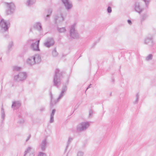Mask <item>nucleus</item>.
Here are the masks:
<instances>
[{
    "instance_id": "obj_23",
    "label": "nucleus",
    "mask_w": 156,
    "mask_h": 156,
    "mask_svg": "<svg viewBox=\"0 0 156 156\" xmlns=\"http://www.w3.org/2000/svg\"><path fill=\"white\" fill-rule=\"evenodd\" d=\"M139 94L138 93H137L136 94V95L135 100L133 102L134 104H136L137 103L139 97Z\"/></svg>"
},
{
    "instance_id": "obj_42",
    "label": "nucleus",
    "mask_w": 156,
    "mask_h": 156,
    "mask_svg": "<svg viewBox=\"0 0 156 156\" xmlns=\"http://www.w3.org/2000/svg\"><path fill=\"white\" fill-rule=\"evenodd\" d=\"M44 110V108H42L41 109H40V110L41 111H42Z\"/></svg>"
},
{
    "instance_id": "obj_14",
    "label": "nucleus",
    "mask_w": 156,
    "mask_h": 156,
    "mask_svg": "<svg viewBox=\"0 0 156 156\" xmlns=\"http://www.w3.org/2000/svg\"><path fill=\"white\" fill-rule=\"evenodd\" d=\"M33 28L39 31H41L42 30L41 24L40 22H38L35 23L33 25L32 27L30 28V30L32 31V28Z\"/></svg>"
},
{
    "instance_id": "obj_10",
    "label": "nucleus",
    "mask_w": 156,
    "mask_h": 156,
    "mask_svg": "<svg viewBox=\"0 0 156 156\" xmlns=\"http://www.w3.org/2000/svg\"><path fill=\"white\" fill-rule=\"evenodd\" d=\"M144 43L150 47H153L154 45L153 36L151 35H148L145 39Z\"/></svg>"
},
{
    "instance_id": "obj_3",
    "label": "nucleus",
    "mask_w": 156,
    "mask_h": 156,
    "mask_svg": "<svg viewBox=\"0 0 156 156\" xmlns=\"http://www.w3.org/2000/svg\"><path fill=\"white\" fill-rule=\"evenodd\" d=\"M67 90V86L66 85H63L62 88V90L61 93H60L57 99L55 100H53V95L51 93V106L53 107L54 105H55L58 102L59 100L65 95Z\"/></svg>"
},
{
    "instance_id": "obj_11",
    "label": "nucleus",
    "mask_w": 156,
    "mask_h": 156,
    "mask_svg": "<svg viewBox=\"0 0 156 156\" xmlns=\"http://www.w3.org/2000/svg\"><path fill=\"white\" fill-rule=\"evenodd\" d=\"M66 9L68 11L72 9L73 5L72 2L70 0H61Z\"/></svg>"
},
{
    "instance_id": "obj_26",
    "label": "nucleus",
    "mask_w": 156,
    "mask_h": 156,
    "mask_svg": "<svg viewBox=\"0 0 156 156\" xmlns=\"http://www.w3.org/2000/svg\"><path fill=\"white\" fill-rule=\"evenodd\" d=\"M57 30L59 32L61 33L64 32L66 31V30L65 27H62L61 28L58 27Z\"/></svg>"
},
{
    "instance_id": "obj_2",
    "label": "nucleus",
    "mask_w": 156,
    "mask_h": 156,
    "mask_svg": "<svg viewBox=\"0 0 156 156\" xmlns=\"http://www.w3.org/2000/svg\"><path fill=\"white\" fill-rule=\"evenodd\" d=\"M41 61V57L39 55L36 54L28 58L26 60V63L29 66H33L39 63Z\"/></svg>"
},
{
    "instance_id": "obj_6",
    "label": "nucleus",
    "mask_w": 156,
    "mask_h": 156,
    "mask_svg": "<svg viewBox=\"0 0 156 156\" xmlns=\"http://www.w3.org/2000/svg\"><path fill=\"white\" fill-rule=\"evenodd\" d=\"M76 25V24L74 23L71 26L69 31L70 36L72 38L77 39L79 38V36L75 29Z\"/></svg>"
},
{
    "instance_id": "obj_35",
    "label": "nucleus",
    "mask_w": 156,
    "mask_h": 156,
    "mask_svg": "<svg viewBox=\"0 0 156 156\" xmlns=\"http://www.w3.org/2000/svg\"><path fill=\"white\" fill-rule=\"evenodd\" d=\"M24 120L23 119H21L18 121V122L20 124H22L24 123Z\"/></svg>"
},
{
    "instance_id": "obj_19",
    "label": "nucleus",
    "mask_w": 156,
    "mask_h": 156,
    "mask_svg": "<svg viewBox=\"0 0 156 156\" xmlns=\"http://www.w3.org/2000/svg\"><path fill=\"white\" fill-rule=\"evenodd\" d=\"M55 109H53L52 111L50 114V123H53L54 122V116L55 112Z\"/></svg>"
},
{
    "instance_id": "obj_22",
    "label": "nucleus",
    "mask_w": 156,
    "mask_h": 156,
    "mask_svg": "<svg viewBox=\"0 0 156 156\" xmlns=\"http://www.w3.org/2000/svg\"><path fill=\"white\" fill-rule=\"evenodd\" d=\"M32 149V148L31 147H28L24 152V156H26L27 154L30 153Z\"/></svg>"
},
{
    "instance_id": "obj_34",
    "label": "nucleus",
    "mask_w": 156,
    "mask_h": 156,
    "mask_svg": "<svg viewBox=\"0 0 156 156\" xmlns=\"http://www.w3.org/2000/svg\"><path fill=\"white\" fill-rule=\"evenodd\" d=\"M112 8L108 6L107 9V11L108 13H110L112 12Z\"/></svg>"
},
{
    "instance_id": "obj_5",
    "label": "nucleus",
    "mask_w": 156,
    "mask_h": 156,
    "mask_svg": "<svg viewBox=\"0 0 156 156\" xmlns=\"http://www.w3.org/2000/svg\"><path fill=\"white\" fill-rule=\"evenodd\" d=\"M10 25L9 20H6L3 18L1 19L0 21V30L2 32L7 31Z\"/></svg>"
},
{
    "instance_id": "obj_24",
    "label": "nucleus",
    "mask_w": 156,
    "mask_h": 156,
    "mask_svg": "<svg viewBox=\"0 0 156 156\" xmlns=\"http://www.w3.org/2000/svg\"><path fill=\"white\" fill-rule=\"evenodd\" d=\"M52 54L53 57H56L58 55V53L57 51L55 48L52 51Z\"/></svg>"
},
{
    "instance_id": "obj_21",
    "label": "nucleus",
    "mask_w": 156,
    "mask_h": 156,
    "mask_svg": "<svg viewBox=\"0 0 156 156\" xmlns=\"http://www.w3.org/2000/svg\"><path fill=\"white\" fill-rule=\"evenodd\" d=\"M153 58V55L151 54H150L145 58V60L147 61H149L151 60Z\"/></svg>"
},
{
    "instance_id": "obj_41",
    "label": "nucleus",
    "mask_w": 156,
    "mask_h": 156,
    "mask_svg": "<svg viewBox=\"0 0 156 156\" xmlns=\"http://www.w3.org/2000/svg\"><path fill=\"white\" fill-rule=\"evenodd\" d=\"M91 85V84H90L87 88L86 90H87L88 89L90 88V86Z\"/></svg>"
},
{
    "instance_id": "obj_9",
    "label": "nucleus",
    "mask_w": 156,
    "mask_h": 156,
    "mask_svg": "<svg viewBox=\"0 0 156 156\" xmlns=\"http://www.w3.org/2000/svg\"><path fill=\"white\" fill-rule=\"evenodd\" d=\"M27 77V74L25 72H21L14 76V80L16 81H20L25 80Z\"/></svg>"
},
{
    "instance_id": "obj_28",
    "label": "nucleus",
    "mask_w": 156,
    "mask_h": 156,
    "mask_svg": "<svg viewBox=\"0 0 156 156\" xmlns=\"http://www.w3.org/2000/svg\"><path fill=\"white\" fill-rule=\"evenodd\" d=\"M13 45V43L12 41H10L9 43V45L8 46V49L9 51H10L11 50V48Z\"/></svg>"
},
{
    "instance_id": "obj_31",
    "label": "nucleus",
    "mask_w": 156,
    "mask_h": 156,
    "mask_svg": "<svg viewBox=\"0 0 156 156\" xmlns=\"http://www.w3.org/2000/svg\"><path fill=\"white\" fill-rule=\"evenodd\" d=\"M37 156H47V155L45 153L40 152L39 153Z\"/></svg>"
},
{
    "instance_id": "obj_4",
    "label": "nucleus",
    "mask_w": 156,
    "mask_h": 156,
    "mask_svg": "<svg viewBox=\"0 0 156 156\" xmlns=\"http://www.w3.org/2000/svg\"><path fill=\"white\" fill-rule=\"evenodd\" d=\"M6 7L5 13L7 15L12 14L15 12L16 9V6L15 4L12 2H5Z\"/></svg>"
},
{
    "instance_id": "obj_25",
    "label": "nucleus",
    "mask_w": 156,
    "mask_h": 156,
    "mask_svg": "<svg viewBox=\"0 0 156 156\" xmlns=\"http://www.w3.org/2000/svg\"><path fill=\"white\" fill-rule=\"evenodd\" d=\"M1 113L2 118L3 120H4L5 116V112L4 111V109L2 106V108H1Z\"/></svg>"
},
{
    "instance_id": "obj_40",
    "label": "nucleus",
    "mask_w": 156,
    "mask_h": 156,
    "mask_svg": "<svg viewBox=\"0 0 156 156\" xmlns=\"http://www.w3.org/2000/svg\"><path fill=\"white\" fill-rule=\"evenodd\" d=\"M39 42H40V40H38L37 41V42H35V43H35V44H38V45H39Z\"/></svg>"
},
{
    "instance_id": "obj_37",
    "label": "nucleus",
    "mask_w": 156,
    "mask_h": 156,
    "mask_svg": "<svg viewBox=\"0 0 156 156\" xmlns=\"http://www.w3.org/2000/svg\"><path fill=\"white\" fill-rule=\"evenodd\" d=\"M127 22H128V23L129 25H131L132 24V22H131V21L130 20H128Z\"/></svg>"
},
{
    "instance_id": "obj_27",
    "label": "nucleus",
    "mask_w": 156,
    "mask_h": 156,
    "mask_svg": "<svg viewBox=\"0 0 156 156\" xmlns=\"http://www.w3.org/2000/svg\"><path fill=\"white\" fill-rule=\"evenodd\" d=\"M21 68L20 67L17 66H14L13 67V70L14 71H20Z\"/></svg>"
},
{
    "instance_id": "obj_29",
    "label": "nucleus",
    "mask_w": 156,
    "mask_h": 156,
    "mask_svg": "<svg viewBox=\"0 0 156 156\" xmlns=\"http://www.w3.org/2000/svg\"><path fill=\"white\" fill-rule=\"evenodd\" d=\"M147 16L146 14H144L143 15L141 18V20L142 21L144 20L147 17Z\"/></svg>"
},
{
    "instance_id": "obj_12",
    "label": "nucleus",
    "mask_w": 156,
    "mask_h": 156,
    "mask_svg": "<svg viewBox=\"0 0 156 156\" xmlns=\"http://www.w3.org/2000/svg\"><path fill=\"white\" fill-rule=\"evenodd\" d=\"M64 20L62 12L58 14L54 17V20L55 23L58 24L62 22Z\"/></svg>"
},
{
    "instance_id": "obj_38",
    "label": "nucleus",
    "mask_w": 156,
    "mask_h": 156,
    "mask_svg": "<svg viewBox=\"0 0 156 156\" xmlns=\"http://www.w3.org/2000/svg\"><path fill=\"white\" fill-rule=\"evenodd\" d=\"M33 41L32 40H29L28 41H27V43H28V44H30L31 43V42H32Z\"/></svg>"
},
{
    "instance_id": "obj_30",
    "label": "nucleus",
    "mask_w": 156,
    "mask_h": 156,
    "mask_svg": "<svg viewBox=\"0 0 156 156\" xmlns=\"http://www.w3.org/2000/svg\"><path fill=\"white\" fill-rule=\"evenodd\" d=\"M73 140V138L71 137H69L68 139V140L67 142V147L69 144H70V143Z\"/></svg>"
},
{
    "instance_id": "obj_39",
    "label": "nucleus",
    "mask_w": 156,
    "mask_h": 156,
    "mask_svg": "<svg viewBox=\"0 0 156 156\" xmlns=\"http://www.w3.org/2000/svg\"><path fill=\"white\" fill-rule=\"evenodd\" d=\"M34 155L33 152L30 154V156H34Z\"/></svg>"
},
{
    "instance_id": "obj_8",
    "label": "nucleus",
    "mask_w": 156,
    "mask_h": 156,
    "mask_svg": "<svg viewBox=\"0 0 156 156\" xmlns=\"http://www.w3.org/2000/svg\"><path fill=\"white\" fill-rule=\"evenodd\" d=\"M55 44V40L52 37H48L46 39L44 43V45L46 47L49 48L53 46Z\"/></svg>"
},
{
    "instance_id": "obj_15",
    "label": "nucleus",
    "mask_w": 156,
    "mask_h": 156,
    "mask_svg": "<svg viewBox=\"0 0 156 156\" xmlns=\"http://www.w3.org/2000/svg\"><path fill=\"white\" fill-rule=\"evenodd\" d=\"M134 9L136 11L140 13L143 10V9L141 8L139 2H136L134 5Z\"/></svg>"
},
{
    "instance_id": "obj_16",
    "label": "nucleus",
    "mask_w": 156,
    "mask_h": 156,
    "mask_svg": "<svg viewBox=\"0 0 156 156\" xmlns=\"http://www.w3.org/2000/svg\"><path fill=\"white\" fill-rule=\"evenodd\" d=\"M52 12V10L51 9H49L47 10L44 14V19L45 20H48V18L51 15Z\"/></svg>"
},
{
    "instance_id": "obj_32",
    "label": "nucleus",
    "mask_w": 156,
    "mask_h": 156,
    "mask_svg": "<svg viewBox=\"0 0 156 156\" xmlns=\"http://www.w3.org/2000/svg\"><path fill=\"white\" fill-rule=\"evenodd\" d=\"M93 110L90 109L89 111V117H91L93 115Z\"/></svg>"
},
{
    "instance_id": "obj_20",
    "label": "nucleus",
    "mask_w": 156,
    "mask_h": 156,
    "mask_svg": "<svg viewBox=\"0 0 156 156\" xmlns=\"http://www.w3.org/2000/svg\"><path fill=\"white\" fill-rule=\"evenodd\" d=\"M36 2V0H27V5L28 6H31L34 4Z\"/></svg>"
},
{
    "instance_id": "obj_43",
    "label": "nucleus",
    "mask_w": 156,
    "mask_h": 156,
    "mask_svg": "<svg viewBox=\"0 0 156 156\" xmlns=\"http://www.w3.org/2000/svg\"><path fill=\"white\" fill-rule=\"evenodd\" d=\"M112 94V93H110V96H111V95Z\"/></svg>"
},
{
    "instance_id": "obj_18",
    "label": "nucleus",
    "mask_w": 156,
    "mask_h": 156,
    "mask_svg": "<svg viewBox=\"0 0 156 156\" xmlns=\"http://www.w3.org/2000/svg\"><path fill=\"white\" fill-rule=\"evenodd\" d=\"M31 48L34 51H38L39 50L38 45L34 43H32L31 44Z\"/></svg>"
},
{
    "instance_id": "obj_7",
    "label": "nucleus",
    "mask_w": 156,
    "mask_h": 156,
    "mask_svg": "<svg viewBox=\"0 0 156 156\" xmlns=\"http://www.w3.org/2000/svg\"><path fill=\"white\" fill-rule=\"evenodd\" d=\"M89 122H81L77 126L76 129L78 131L81 132L86 130L90 126Z\"/></svg>"
},
{
    "instance_id": "obj_36",
    "label": "nucleus",
    "mask_w": 156,
    "mask_h": 156,
    "mask_svg": "<svg viewBox=\"0 0 156 156\" xmlns=\"http://www.w3.org/2000/svg\"><path fill=\"white\" fill-rule=\"evenodd\" d=\"M30 137H31V135H29L27 137V139L26 140V142H27L29 140V139H30Z\"/></svg>"
},
{
    "instance_id": "obj_1",
    "label": "nucleus",
    "mask_w": 156,
    "mask_h": 156,
    "mask_svg": "<svg viewBox=\"0 0 156 156\" xmlns=\"http://www.w3.org/2000/svg\"><path fill=\"white\" fill-rule=\"evenodd\" d=\"M63 73L59 69H56L55 74L54 77L53 82L54 85L57 88L61 84V79L63 77Z\"/></svg>"
},
{
    "instance_id": "obj_33",
    "label": "nucleus",
    "mask_w": 156,
    "mask_h": 156,
    "mask_svg": "<svg viewBox=\"0 0 156 156\" xmlns=\"http://www.w3.org/2000/svg\"><path fill=\"white\" fill-rule=\"evenodd\" d=\"M83 152L79 151L78 152L77 156H83Z\"/></svg>"
},
{
    "instance_id": "obj_17",
    "label": "nucleus",
    "mask_w": 156,
    "mask_h": 156,
    "mask_svg": "<svg viewBox=\"0 0 156 156\" xmlns=\"http://www.w3.org/2000/svg\"><path fill=\"white\" fill-rule=\"evenodd\" d=\"M21 105V104L19 101H14L13 102L12 105V107H14V109H16L19 108Z\"/></svg>"
},
{
    "instance_id": "obj_13",
    "label": "nucleus",
    "mask_w": 156,
    "mask_h": 156,
    "mask_svg": "<svg viewBox=\"0 0 156 156\" xmlns=\"http://www.w3.org/2000/svg\"><path fill=\"white\" fill-rule=\"evenodd\" d=\"M47 144V138L46 137L42 140L40 145V147L42 151H44L45 150Z\"/></svg>"
}]
</instances>
